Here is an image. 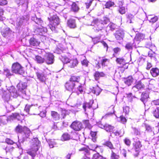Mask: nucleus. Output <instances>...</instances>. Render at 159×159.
I'll return each mask as SVG.
<instances>
[{
	"mask_svg": "<svg viewBox=\"0 0 159 159\" xmlns=\"http://www.w3.org/2000/svg\"><path fill=\"white\" fill-rule=\"evenodd\" d=\"M31 19L36 24L34 29V32L36 34L42 35L47 32V29L42 26L43 22L41 18H38L36 15L34 14L31 16Z\"/></svg>",
	"mask_w": 159,
	"mask_h": 159,
	"instance_id": "obj_1",
	"label": "nucleus"
},
{
	"mask_svg": "<svg viewBox=\"0 0 159 159\" xmlns=\"http://www.w3.org/2000/svg\"><path fill=\"white\" fill-rule=\"evenodd\" d=\"M7 90V91H4L3 92L2 95V98L5 101L8 102L10 100V95L13 98H16L18 96L19 94L13 86L9 87Z\"/></svg>",
	"mask_w": 159,
	"mask_h": 159,
	"instance_id": "obj_2",
	"label": "nucleus"
},
{
	"mask_svg": "<svg viewBox=\"0 0 159 159\" xmlns=\"http://www.w3.org/2000/svg\"><path fill=\"white\" fill-rule=\"evenodd\" d=\"M109 21V20L108 18L104 17L102 20H99L98 19H94L92 23L95 25L96 30L99 31L102 30L104 24H106Z\"/></svg>",
	"mask_w": 159,
	"mask_h": 159,
	"instance_id": "obj_3",
	"label": "nucleus"
},
{
	"mask_svg": "<svg viewBox=\"0 0 159 159\" xmlns=\"http://www.w3.org/2000/svg\"><path fill=\"white\" fill-rule=\"evenodd\" d=\"M32 141L33 142L31 148L30 150L27 152V153L32 157H34L35 156L36 152L38 150V146L40 141L37 138H34Z\"/></svg>",
	"mask_w": 159,
	"mask_h": 159,
	"instance_id": "obj_4",
	"label": "nucleus"
},
{
	"mask_svg": "<svg viewBox=\"0 0 159 159\" xmlns=\"http://www.w3.org/2000/svg\"><path fill=\"white\" fill-rule=\"evenodd\" d=\"M15 119L18 120H20L22 119V117L19 114L16 113H12L7 118L5 116H0V125L6 124L8 120H13Z\"/></svg>",
	"mask_w": 159,
	"mask_h": 159,
	"instance_id": "obj_5",
	"label": "nucleus"
},
{
	"mask_svg": "<svg viewBox=\"0 0 159 159\" xmlns=\"http://www.w3.org/2000/svg\"><path fill=\"white\" fill-rule=\"evenodd\" d=\"M49 20L50 24L48 25L49 28L52 31L56 32V29L60 24L59 17L57 15H53L50 18Z\"/></svg>",
	"mask_w": 159,
	"mask_h": 159,
	"instance_id": "obj_6",
	"label": "nucleus"
},
{
	"mask_svg": "<svg viewBox=\"0 0 159 159\" xmlns=\"http://www.w3.org/2000/svg\"><path fill=\"white\" fill-rule=\"evenodd\" d=\"M11 71L15 74L23 75L25 71L23 67L18 63H13L11 67Z\"/></svg>",
	"mask_w": 159,
	"mask_h": 159,
	"instance_id": "obj_7",
	"label": "nucleus"
},
{
	"mask_svg": "<svg viewBox=\"0 0 159 159\" xmlns=\"http://www.w3.org/2000/svg\"><path fill=\"white\" fill-rule=\"evenodd\" d=\"M93 103V100H90L89 102L84 103L83 104V108L86 114L88 115V112L90 111H92L96 108V107L92 106Z\"/></svg>",
	"mask_w": 159,
	"mask_h": 159,
	"instance_id": "obj_8",
	"label": "nucleus"
},
{
	"mask_svg": "<svg viewBox=\"0 0 159 159\" xmlns=\"http://www.w3.org/2000/svg\"><path fill=\"white\" fill-rule=\"evenodd\" d=\"M16 132L24 133L26 138H28L30 134V130L27 127L24 126L23 127L21 126L18 125L16 128Z\"/></svg>",
	"mask_w": 159,
	"mask_h": 159,
	"instance_id": "obj_9",
	"label": "nucleus"
},
{
	"mask_svg": "<svg viewBox=\"0 0 159 159\" xmlns=\"http://www.w3.org/2000/svg\"><path fill=\"white\" fill-rule=\"evenodd\" d=\"M45 61L48 64H51L53 63L54 59V56L49 53H46L44 56Z\"/></svg>",
	"mask_w": 159,
	"mask_h": 159,
	"instance_id": "obj_10",
	"label": "nucleus"
},
{
	"mask_svg": "<svg viewBox=\"0 0 159 159\" xmlns=\"http://www.w3.org/2000/svg\"><path fill=\"white\" fill-rule=\"evenodd\" d=\"M71 127L75 131H79L83 128L81 123L78 121L73 122L71 125Z\"/></svg>",
	"mask_w": 159,
	"mask_h": 159,
	"instance_id": "obj_11",
	"label": "nucleus"
},
{
	"mask_svg": "<svg viewBox=\"0 0 159 159\" xmlns=\"http://www.w3.org/2000/svg\"><path fill=\"white\" fill-rule=\"evenodd\" d=\"M77 85L76 84H75V83H72V82L69 81L66 83L65 87L68 90L75 92L76 91L75 88Z\"/></svg>",
	"mask_w": 159,
	"mask_h": 159,
	"instance_id": "obj_12",
	"label": "nucleus"
},
{
	"mask_svg": "<svg viewBox=\"0 0 159 159\" xmlns=\"http://www.w3.org/2000/svg\"><path fill=\"white\" fill-rule=\"evenodd\" d=\"M146 131L148 132L151 133L152 134H155L159 132V123H158L157 126L155 128V131L152 132V128L148 125H145Z\"/></svg>",
	"mask_w": 159,
	"mask_h": 159,
	"instance_id": "obj_13",
	"label": "nucleus"
},
{
	"mask_svg": "<svg viewBox=\"0 0 159 159\" xmlns=\"http://www.w3.org/2000/svg\"><path fill=\"white\" fill-rule=\"evenodd\" d=\"M27 86V83L22 82H20L17 85V87L19 91L22 92L23 94H25V91L24 90Z\"/></svg>",
	"mask_w": 159,
	"mask_h": 159,
	"instance_id": "obj_14",
	"label": "nucleus"
},
{
	"mask_svg": "<svg viewBox=\"0 0 159 159\" xmlns=\"http://www.w3.org/2000/svg\"><path fill=\"white\" fill-rule=\"evenodd\" d=\"M124 35V31L121 29H119L116 32L114 35L117 40H120L123 39Z\"/></svg>",
	"mask_w": 159,
	"mask_h": 159,
	"instance_id": "obj_15",
	"label": "nucleus"
},
{
	"mask_svg": "<svg viewBox=\"0 0 159 159\" xmlns=\"http://www.w3.org/2000/svg\"><path fill=\"white\" fill-rule=\"evenodd\" d=\"M120 148L119 149H114L111 151L110 159H118L119 156L118 155V152Z\"/></svg>",
	"mask_w": 159,
	"mask_h": 159,
	"instance_id": "obj_16",
	"label": "nucleus"
},
{
	"mask_svg": "<svg viewBox=\"0 0 159 159\" xmlns=\"http://www.w3.org/2000/svg\"><path fill=\"white\" fill-rule=\"evenodd\" d=\"M98 126L99 127H100L102 129H104L106 131H111L113 130V128L112 126L111 125H108V124H106L103 125L102 124L98 123Z\"/></svg>",
	"mask_w": 159,
	"mask_h": 159,
	"instance_id": "obj_17",
	"label": "nucleus"
},
{
	"mask_svg": "<svg viewBox=\"0 0 159 159\" xmlns=\"http://www.w3.org/2000/svg\"><path fill=\"white\" fill-rule=\"evenodd\" d=\"M70 139H76L73 138L67 133H65L61 136V140L62 141H68Z\"/></svg>",
	"mask_w": 159,
	"mask_h": 159,
	"instance_id": "obj_18",
	"label": "nucleus"
},
{
	"mask_svg": "<svg viewBox=\"0 0 159 159\" xmlns=\"http://www.w3.org/2000/svg\"><path fill=\"white\" fill-rule=\"evenodd\" d=\"M30 45L31 46H37L40 44V42L37 39L32 38L30 39Z\"/></svg>",
	"mask_w": 159,
	"mask_h": 159,
	"instance_id": "obj_19",
	"label": "nucleus"
},
{
	"mask_svg": "<svg viewBox=\"0 0 159 159\" xmlns=\"http://www.w3.org/2000/svg\"><path fill=\"white\" fill-rule=\"evenodd\" d=\"M134 146V148L135 151L137 152V153H139V152L140 150V148L142 146L141 143L140 141H138L133 143Z\"/></svg>",
	"mask_w": 159,
	"mask_h": 159,
	"instance_id": "obj_20",
	"label": "nucleus"
},
{
	"mask_svg": "<svg viewBox=\"0 0 159 159\" xmlns=\"http://www.w3.org/2000/svg\"><path fill=\"white\" fill-rule=\"evenodd\" d=\"M78 64V62L76 59H71L68 66L70 68H73L77 66Z\"/></svg>",
	"mask_w": 159,
	"mask_h": 159,
	"instance_id": "obj_21",
	"label": "nucleus"
},
{
	"mask_svg": "<svg viewBox=\"0 0 159 159\" xmlns=\"http://www.w3.org/2000/svg\"><path fill=\"white\" fill-rule=\"evenodd\" d=\"M11 30L8 27L4 29L2 31V33L3 36L4 37L9 36L11 33Z\"/></svg>",
	"mask_w": 159,
	"mask_h": 159,
	"instance_id": "obj_22",
	"label": "nucleus"
},
{
	"mask_svg": "<svg viewBox=\"0 0 159 159\" xmlns=\"http://www.w3.org/2000/svg\"><path fill=\"white\" fill-rule=\"evenodd\" d=\"M38 78L42 82H44L46 80V77L43 73L38 72L36 73Z\"/></svg>",
	"mask_w": 159,
	"mask_h": 159,
	"instance_id": "obj_23",
	"label": "nucleus"
},
{
	"mask_svg": "<svg viewBox=\"0 0 159 159\" xmlns=\"http://www.w3.org/2000/svg\"><path fill=\"white\" fill-rule=\"evenodd\" d=\"M144 38V35L143 34L141 33H139L136 34V35L134 39V42L136 43L137 41H140L142 40Z\"/></svg>",
	"mask_w": 159,
	"mask_h": 159,
	"instance_id": "obj_24",
	"label": "nucleus"
},
{
	"mask_svg": "<svg viewBox=\"0 0 159 159\" xmlns=\"http://www.w3.org/2000/svg\"><path fill=\"white\" fill-rule=\"evenodd\" d=\"M67 24L70 28H74L76 26L75 20L73 19L69 20L67 21Z\"/></svg>",
	"mask_w": 159,
	"mask_h": 159,
	"instance_id": "obj_25",
	"label": "nucleus"
},
{
	"mask_svg": "<svg viewBox=\"0 0 159 159\" xmlns=\"http://www.w3.org/2000/svg\"><path fill=\"white\" fill-rule=\"evenodd\" d=\"M105 74L102 72H99L98 71L95 72L94 76L96 80H98L100 77H104Z\"/></svg>",
	"mask_w": 159,
	"mask_h": 159,
	"instance_id": "obj_26",
	"label": "nucleus"
},
{
	"mask_svg": "<svg viewBox=\"0 0 159 159\" xmlns=\"http://www.w3.org/2000/svg\"><path fill=\"white\" fill-rule=\"evenodd\" d=\"M150 73L152 76L156 77L159 75V70L157 68H152L150 71Z\"/></svg>",
	"mask_w": 159,
	"mask_h": 159,
	"instance_id": "obj_27",
	"label": "nucleus"
},
{
	"mask_svg": "<svg viewBox=\"0 0 159 159\" xmlns=\"http://www.w3.org/2000/svg\"><path fill=\"white\" fill-rule=\"evenodd\" d=\"M148 97V95L147 93H143L141 94V98L140 100L145 104V103L147 101V99Z\"/></svg>",
	"mask_w": 159,
	"mask_h": 159,
	"instance_id": "obj_28",
	"label": "nucleus"
},
{
	"mask_svg": "<svg viewBox=\"0 0 159 159\" xmlns=\"http://www.w3.org/2000/svg\"><path fill=\"white\" fill-rule=\"evenodd\" d=\"M80 80V78L79 76H71L69 81L72 82V83H75V84L77 85L79 83Z\"/></svg>",
	"mask_w": 159,
	"mask_h": 159,
	"instance_id": "obj_29",
	"label": "nucleus"
},
{
	"mask_svg": "<svg viewBox=\"0 0 159 159\" xmlns=\"http://www.w3.org/2000/svg\"><path fill=\"white\" fill-rule=\"evenodd\" d=\"M135 42H134L133 43H132L131 42L127 43L125 46V48L126 49H127L128 51H130L131 52L133 49V46H135Z\"/></svg>",
	"mask_w": 159,
	"mask_h": 159,
	"instance_id": "obj_30",
	"label": "nucleus"
},
{
	"mask_svg": "<svg viewBox=\"0 0 159 159\" xmlns=\"http://www.w3.org/2000/svg\"><path fill=\"white\" fill-rule=\"evenodd\" d=\"M52 118L55 120H59L60 118V115L56 112L52 111L51 113Z\"/></svg>",
	"mask_w": 159,
	"mask_h": 159,
	"instance_id": "obj_31",
	"label": "nucleus"
},
{
	"mask_svg": "<svg viewBox=\"0 0 159 159\" xmlns=\"http://www.w3.org/2000/svg\"><path fill=\"white\" fill-rule=\"evenodd\" d=\"M34 60L37 63L39 64H42L45 61L44 58H43L39 56H36Z\"/></svg>",
	"mask_w": 159,
	"mask_h": 159,
	"instance_id": "obj_32",
	"label": "nucleus"
},
{
	"mask_svg": "<svg viewBox=\"0 0 159 159\" xmlns=\"http://www.w3.org/2000/svg\"><path fill=\"white\" fill-rule=\"evenodd\" d=\"M134 79L132 76H129L125 81V83L128 86L130 85L132 83Z\"/></svg>",
	"mask_w": 159,
	"mask_h": 159,
	"instance_id": "obj_33",
	"label": "nucleus"
},
{
	"mask_svg": "<svg viewBox=\"0 0 159 159\" xmlns=\"http://www.w3.org/2000/svg\"><path fill=\"white\" fill-rule=\"evenodd\" d=\"M92 91L93 93L97 95H99L101 91V89L98 86H96L95 87H93Z\"/></svg>",
	"mask_w": 159,
	"mask_h": 159,
	"instance_id": "obj_34",
	"label": "nucleus"
},
{
	"mask_svg": "<svg viewBox=\"0 0 159 159\" xmlns=\"http://www.w3.org/2000/svg\"><path fill=\"white\" fill-rule=\"evenodd\" d=\"M25 18L22 16L19 19H18L16 23V26L18 27H20L23 24Z\"/></svg>",
	"mask_w": 159,
	"mask_h": 159,
	"instance_id": "obj_35",
	"label": "nucleus"
},
{
	"mask_svg": "<svg viewBox=\"0 0 159 159\" xmlns=\"http://www.w3.org/2000/svg\"><path fill=\"white\" fill-rule=\"evenodd\" d=\"M79 10L78 6L75 3H73L71 5V10L74 12H77Z\"/></svg>",
	"mask_w": 159,
	"mask_h": 159,
	"instance_id": "obj_36",
	"label": "nucleus"
},
{
	"mask_svg": "<svg viewBox=\"0 0 159 159\" xmlns=\"http://www.w3.org/2000/svg\"><path fill=\"white\" fill-rule=\"evenodd\" d=\"M60 58L61 61L64 63H68L69 64L70 61L71 60L65 56H61Z\"/></svg>",
	"mask_w": 159,
	"mask_h": 159,
	"instance_id": "obj_37",
	"label": "nucleus"
},
{
	"mask_svg": "<svg viewBox=\"0 0 159 159\" xmlns=\"http://www.w3.org/2000/svg\"><path fill=\"white\" fill-rule=\"evenodd\" d=\"M48 143L50 147L51 148L57 146V142L54 139L49 140L48 141Z\"/></svg>",
	"mask_w": 159,
	"mask_h": 159,
	"instance_id": "obj_38",
	"label": "nucleus"
},
{
	"mask_svg": "<svg viewBox=\"0 0 159 159\" xmlns=\"http://www.w3.org/2000/svg\"><path fill=\"white\" fill-rule=\"evenodd\" d=\"M116 61L117 63L124 65L126 63L125 60L123 57L117 58Z\"/></svg>",
	"mask_w": 159,
	"mask_h": 159,
	"instance_id": "obj_39",
	"label": "nucleus"
},
{
	"mask_svg": "<svg viewBox=\"0 0 159 159\" xmlns=\"http://www.w3.org/2000/svg\"><path fill=\"white\" fill-rule=\"evenodd\" d=\"M152 114L155 118L159 119V107L157 108L153 111Z\"/></svg>",
	"mask_w": 159,
	"mask_h": 159,
	"instance_id": "obj_40",
	"label": "nucleus"
},
{
	"mask_svg": "<svg viewBox=\"0 0 159 159\" xmlns=\"http://www.w3.org/2000/svg\"><path fill=\"white\" fill-rule=\"evenodd\" d=\"M109 61V59L107 58L103 59L101 61V63L103 67H105L107 66Z\"/></svg>",
	"mask_w": 159,
	"mask_h": 159,
	"instance_id": "obj_41",
	"label": "nucleus"
},
{
	"mask_svg": "<svg viewBox=\"0 0 159 159\" xmlns=\"http://www.w3.org/2000/svg\"><path fill=\"white\" fill-rule=\"evenodd\" d=\"M14 149V148L11 146H7L5 148V150L7 153L8 152L11 153L12 152Z\"/></svg>",
	"mask_w": 159,
	"mask_h": 159,
	"instance_id": "obj_42",
	"label": "nucleus"
},
{
	"mask_svg": "<svg viewBox=\"0 0 159 159\" xmlns=\"http://www.w3.org/2000/svg\"><path fill=\"white\" fill-rule=\"evenodd\" d=\"M90 134L92 137V139L93 141L95 142L96 141V139L97 138L96 137V134L97 132H93L92 131H90Z\"/></svg>",
	"mask_w": 159,
	"mask_h": 159,
	"instance_id": "obj_43",
	"label": "nucleus"
},
{
	"mask_svg": "<svg viewBox=\"0 0 159 159\" xmlns=\"http://www.w3.org/2000/svg\"><path fill=\"white\" fill-rule=\"evenodd\" d=\"M126 9L124 7H119L118 11L121 14H123L125 13Z\"/></svg>",
	"mask_w": 159,
	"mask_h": 159,
	"instance_id": "obj_44",
	"label": "nucleus"
},
{
	"mask_svg": "<svg viewBox=\"0 0 159 159\" xmlns=\"http://www.w3.org/2000/svg\"><path fill=\"white\" fill-rule=\"evenodd\" d=\"M114 5V2L111 1H108L106 2L105 4V7L107 8H109Z\"/></svg>",
	"mask_w": 159,
	"mask_h": 159,
	"instance_id": "obj_45",
	"label": "nucleus"
},
{
	"mask_svg": "<svg viewBox=\"0 0 159 159\" xmlns=\"http://www.w3.org/2000/svg\"><path fill=\"white\" fill-rule=\"evenodd\" d=\"M121 50V49L119 47H116L113 49L114 53L113 55L114 57H116V54H118L120 52Z\"/></svg>",
	"mask_w": 159,
	"mask_h": 159,
	"instance_id": "obj_46",
	"label": "nucleus"
},
{
	"mask_svg": "<svg viewBox=\"0 0 159 159\" xmlns=\"http://www.w3.org/2000/svg\"><path fill=\"white\" fill-rule=\"evenodd\" d=\"M136 86V87H137V89L139 90L141 88H144L145 87L144 85L140 81H139L138 82Z\"/></svg>",
	"mask_w": 159,
	"mask_h": 159,
	"instance_id": "obj_47",
	"label": "nucleus"
},
{
	"mask_svg": "<svg viewBox=\"0 0 159 159\" xmlns=\"http://www.w3.org/2000/svg\"><path fill=\"white\" fill-rule=\"evenodd\" d=\"M4 74L7 77L12 75V74L10 72V70L7 68H4Z\"/></svg>",
	"mask_w": 159,
	"mask_h": 159,
	"instance_id": "obj_48",
	"label": "nucleus"
},
{
	"mask_svg": "<svg viewBox=\"0 0 159 159\" xmlns=\"http://www.w3.org/2000/svg\"><path fill=\"white\" fill-rule=\"evenodd\" d=\"M6 108L8 111L9 112L15 109V108L13 106H12L10 104H8L6 105Z\"/></svg>",
	"mask_w": 159,
	"mask_h": 159,
	"instance_id": "obj_49",
	"label": "nucleus"
},
{
	"mask_svg": "<svg viewBox=\"0 0 159 159\" xmlns=\"http://www.w3.org/2000/svg\"><path fill=\"white\" fill-rule=\"evenodd\" d=\"M105 145L109 147L110 149L113 150L114 149H116L114 148L113 145L111 143L110 141H107L105 143Z\"/></svg>",
	"mask_w": 159,
	"mask_h": 159,
	"instance_id": "obj_50",
	"label": "nucleus"
},
{
	"mask_svg": "<svg viewBox=\"0 0 159 159\" xmlns=\"http://www.w3.org/2000/svg\"><path fill=\"white\" fill-rule=\"evenodd\" d=\"M4 11L3 9L0 8V21H3L5 18L3 16V15Z\"/></svg>",
	"mask_w": 159,
	"mask_h": 159,
	"instance_id": "obj_51",
	"label": "nucleus"
},
{
	"mask_svg": "<svg viewBox=\"0 0 159 159\" xmlns=\"http://www.w3.org/2000/svg\"><path fill=\"white\" fill-rule=\"evenodd\" d=\"M93 159H105L100 155L99 153H97L94 154L93 157Z\"/></svg>",
	"mask_w": 159,
	"mask_h": 159,
	"instance_id": "obj_52",
	"label": "nucleus"
},
{
	"mask_svg": "<svg viewBox=\"0 0 159 159\" xmlns=\"http://www.w3.org/2000/svg\"><path fill=\"white\" fill-rule=\"evenodd\" d=\"M35 105H26L25 106V110L26 111V112L28 113L29 111V110L30 108H33V107Z\"/></svg>",
	"mask_w": 159,
	"mask_h": 159,
	"instance_id": "obj_53",
	"label": "nucleus"
},
{
	"mask_svg": "<svg viewBox=\"0 0 159 159\" xmlns=\"http://www.w3.org/2000/svg\"><path fill=\"white\" fill-rule=\"evenodd\" d=\"M116 27L115 25L113 23L109 24L108 26V27L110 28V29L112 31L114 30L116 28Z\"/></svg>",
	"mask_w": 159,
	"mask_h": 159,
	"instance_id": "obj_54",
	"label": "nucleus"
},
{
	"mask_svg": "<svg viewBox=\"0 0 159 159\" xmlns=\"http://www.w3.org/2000/svg\"><path fill=\"white\" fill-rule=\"evenodd\" d=\"M77 86L78 87L77 88V89L78 90L80 93H82L83 92V88L82 84L80 83H79L77 84Z\"/></svg>",
	"mask_w": 159,
	"mask_h": 159,
	"instance_id": "obj_55",
	"label": "nucleus"
},
{
	"mask_svg": "<svg viewBox=\"0 0 159 159\" xmlns=\"http://www.w3.org/2000/svg\"><path fill=\"white\" fill-rule=\"evenodd\" d=\"M93 1V0H88L87 2L85 3L86 7L87 9H88L89 8Z\"/></svg>",
	"mask_w": 159,
	"mask_h": 159,
	"instance_id": "obj_56",
	"label": "nucleus"
},
{
	"mask_svg": "<svg viewBox=\"0 0 159 159\" xmlns=\"http://www.w3.org/2000/svg\"><path fill=\"white\" fill-rule=\"evenodd\" d=\"M123 112L126 114H128L129 112V108L128 106H125L123 107Z\"/></svg>",
	"mask_w": 159,
	"mask_h": 159,
	"instance_id": "obj_57",
	"label": "nucleus"
},
{
	"mask_svg": "<svg viewBox=\"0 0 159 159\" xmlns=\"http://www.w3.org/2000/svg\"><path fill=\"white\" fill-rule=\"evenodd\" d=\"M124 142L125 144L128 146H130L131 143L130 140L128 138H125L124 139Z\"/></svg>",
	"mask_w": 159,
	"mask_h": 159,
	"instance_id": "obj_58",
	"label": "nucleus"
},
{
	"mask_svg": "<svg viewBox=\"0 0 159 159\" xmlns=\"http://www.w3.org/2000/svg\"><path fill=\"white\" fill-rule=\"evenodd\" d=\"M5 142L8 144L11 145L15 143L14 142L9 138H7L5 140Z\"/></svg>",
	"mask_w": 159,
	"mask_h": 159,
	"instance_id": "obj_59",
	"label": "nucleus"
},
{
	"mask_svg": "<svg viewBox=\"0 0 159 159\" xmlns=\"http://www.w3.org/2000/svg\"><path fill=\"white\" fill-rule=\"evenodd\" d=\"M83 123L85 125L86 127L89 128L90 125L89 124V120H85L83 121Z\"/></svg>",
	"mask_w": 159,
	"mask_h": 159,
	"instance_id": "obj_60",
	"label": "nucleus"
},
{
	"mask_svg": "<svg viewBox=\"0 0 159 159\" xmlns=\"http://www.w3.org/2000/svg\"><path fill=\"white\" fill-rule=\"evenodd\" d=\"M113 128V130L112 131H109L110 132H112V133L114 134V135L116 136H119L120 135V134L116 130H115L114 129V127L113 126H112Z\"/></svg>",
	"mask_w": 159,
	"mask_h": 159,
	"instance_id": "obj_61",
	"label": "nucleus"
},
{
	"mask_svg": "<svg viewBox=\"0 0 159 159\" xmlns=\"http://www.w3.org/2000/svg\"><path fill=\"white\" fill-rule=\"evenodd\" d=\"M7 0H0V5L4 6L7 4Z\"/></svg>",
	"mask_w": 159,
	"mask_h": 159,
	"instance_id": "obj_62",
	"label": "nucleus"
},
{
	"mask_svg": "<svg viewBox=\"0 0 159 159\" xmlns=\"http://www.w3.org/2000/svg\"><path fill=\"white\" fill-rule=\"evenodd\" d=\"M89 62L87 61V60L84 59V60L83 61H81V64H82L85 66H87Z\"/></svg>",
	"mask_w": 159,
	"mask_h": 159,
	"instance_id": "obj_63",
	"label": "nucleus"
},
{
	"mask_svg": "<svg viewBox=\"0 0 159 159\" xmlns=\"http://www.w3.org/2000/svg\"><path fill=\"white\" fill-rule=\"evenodd\" d=\"M133 131L134 132V134H135L136 135H140V132L137 129L135 128H133Z\"/></svg>",
	"mask_w": 159,
	"mask_h": 159,
	"instance_id": "obj_64",
	"label": "nucleus"
}]
</instances>
